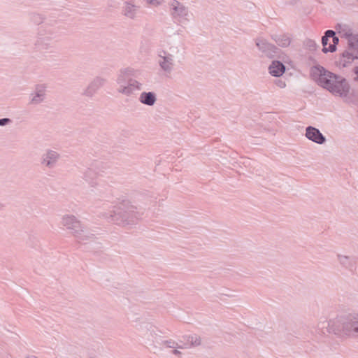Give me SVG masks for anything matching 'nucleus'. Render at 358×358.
I'll return each mask as SVG.
<instances>
[{"mask_svg":"<svg viewBox=\"0 0 358 358\" xmlns=\"http://www.w3.org/2000/svg\"><path fill=\"white\" fill-rule=\"evenodd\" d=\"M273 38L282 48L288 47L291 43V38L288 34L275 35Z\"/></svg>","mask_w":358,"mask_h":358,"instance_id":"4be33fe9","label":"nucleus"},{"mask_svg":"<svg viewBox=\"0 0 358 358\" xmlns=\"http://www.w3.org/2000/svg\"><path fill=\"white\" fill-rule=\"evenodd\" d=\"M336 259L341 266L350 271H353L356 267V262L352 257L338 254Z\"/></svg>","mask_w":358,"mask_h":358,"instance_id":"f3484780","label":"nucleus"},{"mask_svg":"<svg viewBox=\"0 0 358 358\" xmlns=\"http://www.w3.org/2000/svg\"><path fill=\"white\" fill-rule=\"evenodd\" d=\"M345 321L342 317H337L330 320L321 318L316 326V332L319 334H345Z\"/></svg>","mask_w":358,"mask_h":358,"instance_id":"423d86ee","label":"nucleus"},{"mask_svg":"<svg viewBox=\"0 0 358 358\" xmlns=\"http://www.w3.org/2000/svg\"><path fill=\"white\" fill-rule=\"evenodd\" d=\"M183 349L184 348H173L171 353H172V355L180 358L182 357V355L181 350H183Z\"/></svg>","mask_w":358,"mask_h":358,"instance_id":"c756f323","label":"nucleus"},{"mask_svg":"<svg viewBox=\"0 0 358 358\" xmlns=\"http://www.w3.org/2000/svg\"><path fill=\"white\" fill-rule=\"evenodd\" d=\"M305 136L312 142L322 145L326 142L325 136L320 132V131L312 126H308L306 129Z\"/></svg>","mask_w":358,"mask_h":358,"instance_id":"ddd939ff","label":"nucleus"},{"mask_svg":"<svg viewBox=\"0 0 358 358\" xmlns=\"http://www.w3.org/2000/svg\"><path fill=\"white\" fill-rule=\"evenodd\" d=\"M180 46L173 44L169 47L168 50H160L158 54V64L164 72L171 73L174 68V57L180 53Z\"/></svg>","mask_w":358,"mask_h":358,"instance_id":"6e6552de","label":"nucleus"},{"mask_svg":"<svg viewBox=\"0 0 358 358\" xmlns=\"http://www.w3.org/2000/svg\"><path fill=\"white\" fill-rule=\"evenodd\" d=\"M138 334L141 341L151 352L157 354L162 350L160 346L162 332L152 323H144L138 329Z\"/></svg>","mask_w":358,"mask_h":358,"instance_id":"f03ea898","label":"nucleus"},{"mask_svg":"<svg viewBox=\"0 0 358 358\" xmlns=\"http://www.w3.org/2000/svg\"><path fill=\"white\" fill-rule=\"evenodd\" d=\"M136 208L129 203H123L122 207L103 213V216L110 222L117 224H129L138 218Z\"/></svg>","mask_w":358,"mask_h":358,"instance_id":"39448f33","label":"nucleus"},{"mask_svg":"<svg viewBox=\"0 0 358 358\" xmlns=\"http://www.w3.org/2000/svg\"><path fill=\"white\" fill-rule=\"evenodd\" d=\"M256 45L258 49L269 58H273L278 52V48L263 38L256 40Z\"/></svg>","mask_w":358,"mask_h":358,"instance_id":"f8f14e48","label":"nucleus"},{"mask_svg":"<svg viewBox=\"0 0 358 358\" xmlns=\"http://www.w3.org/2000/svg\"><path fill=\"white\" fill-rule=\"evenodd\" d=\"M96 176V173L92 169H87L84 173V179L89 182L92 183V186H95L96 182L92 181L94 178Z\"/></svg>","mask_w":358,"mask_h":358,"instance_id":"393cba45","label":"nucleus"},{"mask_svg":"<svg viewBox=\"0 0 358 358\" xmlns=\"http://www.w3.org/2000/svg\"><path fill=\"white\" fill-rule=\"evenodd\" d=\"M187 343H185L187 347L188 344L193 346H198L201 344V338L197 335H192L188 336Z\"/></svg>","mask_w":358,"mask_h":358,"instance_id":"a878e982","label":"nucleus"},{"mask_svg":"<svg viewBox=\"0 0 358 358\" xmlns=\"http://www.w3.org/2000/svg\"><path fill=\"white\" fill-rule=\"evenodd\" d=\"M275 83L280 88H285L286 87L285 82L282 80H277Z\"/></svg>","mask_w":358,"mask_h":358,"instance_id":"473e14b6","label":"nucleus"},{"mask_svg":"<svg viewBox=\"0 0 358 358\" xmlns=\"http://www.w3.org/2000/svg\"><path fill=\"white\" fill-rule=\"evenodd\" d=\"M108 7H112V5H110L109 2H108Z\"/></svg>","mask_w":358,"mask_h":358,"instance_id":"4c0bfd02","label":"nucleus"},{"mask_svg":"<svg viewBox=\"0 0 358 358\" xmlns=\"http://www.w3.org/2000/svg\"><path fill=\"white\" fill-rule=\"evenodd\" d=\"M306 45L311 50H315L316 48V47L317 46V43L314 41H312V40L307 41Z\"/></svg>","mask_w":358,"mask_h":358,"instance_id":"7c9ffc66","label":"nucleus"},{"mask_svg":"<svg viewBox=\"0 0 358 358\" xmlns=\"http://www.w3.org/2000/svg\"><path fill=\"white\" fill-rule=\"evenodd\" d=\"M138 100L144 105L152 106L157 101V95L153 92H143L140 94Z\"/></svg>","mask_w":358,"mask_h":358,"instance_id":"aec40b11","label":"nucleus"},{"mask_svg":"<svg viewBox=\"0 0 358 358\" xmlns=\"http://www.w3.org/2000/svg\"><path fill=\"white\" fill-rule=\"evenodd\" d=\"M56 34L52 29H42L34 43L36 51L41 53L52 52L55 48Z\"/></svg>","mask_w":358,"mask_h":358,"instance_id":"0eeeda50","label":"nucleus"},{"mask_svg":"<svg viewBox=\"0 0 358 358\" xmlns=\"http://www.w3.org/2000/svg\"><path fill=\"white\" fill-rule=\"evenodd\" d=\"M335 28L341 37L346 39L353 34L352 29L346 24H338Z\"/></svg>","mask_w":358,"mask_h":358,"instance_id":"5701e85b","label":"nucleus"},{"mask_svg":"<svg viewBox=\"0 0 358 358\" xmlns=\"http://www.w3.org/2000/svg\"><path fill=\"white\" fill-rule=\"evenodd\" d=\"M311 77L321 87L335 96L347 97L350 86L345 78L326 70L321 66H315L310 70Z\"/></svg>","mask_w":358,"mask_h":358,"instance_id":"f257e3e1","label":"nucleus"},{"mask_svg":"<svg viewBox=\"0 0 358 358\" xmlns=\"http://www.w3.org/2000/svg\"><path fill=\"white\" fill-rule=\"evenodd\" d=\"M351 57H345V52L342 54L341 57L338 60V64L340 66L345 67L350 64L355 58H350Z\"/></svg>","mask_w":358,"mask_h":358,"instance_id":"bb28decb","label":"nucleus"},{"mask_svg":"<svg viewBox=\"0 0 358 358\" xmlns=\"http://www.w3.org/2000/svg\"><path fill=\"white\" fill-rule=\"evenodd\" d=\"M136 72L137 71L131 68L120 71L116 79V90L118 93L129 96L136 91L143 90V83L132 78L136 76Z\"/></svg>","mask_w":358,"mask_h":358,"instance_id":"7ed1b4c3","label":"nucleus"},{"mask_svg":"<svg viewBox=\"0 0 358 358\" xmlns=\"http://www.w3.org/2000/svg\"><path fill=\"white\" fill-rule=\"evenodd\" d=\"M60 223L78 242L85 243L94 238V234L87 229L74 215L65 214L62 215Z\"/></svg>","mask_w":358,"mask_h":358,"instance_id":"20e7f679","label":"nucleus"},{"mask_svg":"<svg viewBox=\"0 0 358 358\" xmlns=\"http://www.w3.org/2000/svg\"><path fill=\"white\" fill-rule=\"evenodd\" d=\"M3 208V204L0 202V210Z\"/></svg>","mask_w":358,"mask_h":358,"instance_id":"e433bc0d","label":"nucleus"},{"mask_svg":"<svg viewBox=\"0 0 358 358\" xmlns=\"http://www.w3.org/2000/svg\"><path fill=\"white\" fill-rule=\"evenodd\" d=\"M60 157L59 154L55 150H48L42 156L41 164L48 168H53Z\"/></svg>","mask_w":358,"mask_h":358,"instance_id":"4468645a","label":"nucleus"},{"mask_svg":"<svg viewBox=\"0 0 358 358\" xmlns=\"http://www.w3.org/2000/svg\"><path fill=\"white\" fill-rule=\"evenodd\" d=\"M25 358H38V357H36V356L30 355V356L26 357Z\"/></svg>","mask_w":358,"mask_h":358,"instance_id":"c9c22d12","label":"nucleus"},{"mask_svg":"<svg viewBox=\"0 0 358 358\" xmlns=\"http://www.w3.org/2000/svg\"><path fill=\"white\" fill-rule=\"evenodd\" d=\"M140 6L136 3L135 0L124 1L122 4L121 13L127 19L135 20L137 18Z\"/></svg>","mask_w":358,"mask_h":358,"instance_id":"9d476101","label":"nucleus"},{"mask_svg":"<svg viewBox=\"0 0 358 358\" xmlns=\"http://www.w3.org/2000/svg\"><path fill=\"white\" fill-rule=\"evenodd\" d=\"M145 1L148 5L157 7L162 5L164 2V0H145Z\"/></svg>","mask_w":358,"mask_h":358,"instance_id":"c85d7f7f","label":"nucleus"},{"mask_svg":"<svg viewBox=\"0 0 358 358\" xmlns=\"http://www.w3.org/2000/svg\"><path fill=\"white\" fill-rule=\"evenodd\" d=\"M31 103L37 105L43 102L46 96V87L43 85L36 86L35 90L31 94Z\"/></svg>","mask_w":358,"mask_h":358,"instance_id":"dca6fc26","label":"nucleus"},{"mask_svg":"<svg viewBox=\"0 0 358 358\" xmlns=\"http://www.w3.org/2000/svg\"><path fill=\"white\" fill-rule=\"evenodd\" d=\"M170 13L172 17L182 22L188 21L189 12L187 6L177 0H171L169 3Z\"/></svg>","mask_w":358,"mask_h":358,"instance_id":"1a4fd4ad","label":"nucleus"},{"mask_svg":"<svg viewBox=\"0 0 358 358\" xmlns=\"http://www.w3.org/2000/svg\"><path fill=\"white\" fill-rule=\"evenodd\" d=\"M345 327L346 335L358 337V315L347 317Z\"/></svg>","mask_w":358,"mask_h":358,"instance_id":"2eb2a0df","label":"nucleus"},{"mask_svg":"<svg viewBox=\"0 0 358 358\" xmlns=\"http://www.w3.org/2000/svg\"><path fill=\"white\" fill-rule=\"evenodd\" d=\"M331 38H332V41H333L332 45H335V46H336L339 42L338 37L336 36V35H334V36H331Z\"/></svg>","mask_w":358,"mask_h":358,"instance_id":"f704fd0d","label":"nucleus"},{"mask_svg":"<svg viewBox=\"0 0 358 358\" xmlns=\"http://www.w3.org/2000/svg\"><path fill=\"white\" fill-rule=\"evenodd\" d=\"M285 71V65L282 62L277 60L273 61L268 66L269 73L274 77H280L282 76Z\"/></svg>","mask_w":358,"mask_h":358,"instance_id":"a211bd4d","label":"nucleus"},{"mask_svg":"<svg viewBox=\"0 0 358 358\" xmlns=\"http://www.w3.org/2000/svg\"><path fill=\"white\" fill-rule=\"evenodd\" d=\"M160 346L166 348H187L186 344L182 342L178 343L173 339L164 340L162 338Z\"/></svg>","mask_w":358,"mask_h":358,"instance_id":"412c9836","label":"nucleus"},{"mask_svg":"<svg viewBox=\"0 0 358 358\" xmlns=\"http://www.w3.org/2000/svg\"><path fill=\"white\" fill-rule=\"evenodd\" d=\"M353 72L355 75L354 80L358 81V66L354 68Z\"/></svg>","mask_w":358,"mask_h":358,"instance_id":"72a5a7b5","label":"nucleus"},{"mask_svg":"<svg viewBox=\"0 0 358 358\" xmlns=\"http://www.w3.org/2000/svg\"><path fill=\"white\" fill-rule=\"evenodd\" d=\"M11 122V120L10 118H2L0 119V126H6Z\"/></svg>","mask_w":358,"mask_h":358,"instance_id":"2f4dec72","label":"nucleus"},{"mask_svg":"<svg viewBox=\"0 0 358 358\" xmlns=\"http://www.w3.org/2000/svg\"><path fill=\"white\" fill-rule=\"evenodd\" d=\"M106 83V79L102 77L94 78L83 92L86 97H92L96 92Z\"/></svg>","mask_w":358,"mask_h":358,"instance_id":"9b49d317","label":"nucleus"},{"mask_svg":"<svg viewBox=\"0 0 358 358\" xmlns=\"http://www.w3.org/2000/svg\"><path fill=\"white\" fill-rule=\"evenodd\" d=\"M358 59V44L348 45V49L345 51V57Z\"/></svg>","mask_w":358,"mask_h":358,"instance_id":"b1692460","label":"nucleus"},{"mask_svg":"<svg viewBox=\"0 0 358 358\" xmlns=\"http://www.w3.org/2000/svg\"><path fill=\"white\" fill-rule=\"evenodd\" d=\"M336 35V32L333 30H327L325 31L324 35L322 37V44L323 45L322 52L324 53H327L328 52H334L336 50V46L335 45H329L327 48V45L328 44L329 38L334 36Z\"/></svg>","mask_w":358,"mask_h":358,"instance_id":"6ab92c4d","label":"nucleus"},{"mask_svg":"<svg viewBox=\"0 0 358 358\" xmlns=\"http://www.w3.org/2000/svg\"><path fill=\"white\" fill-rule=\"evenodd\" d=\"M348 45L358 44V34H352L347 38Z\"/></svg>","mask_w":358,"mask_h":358,"instance_id":"cd10ccee","label":"nucleus"}]
</instances>
